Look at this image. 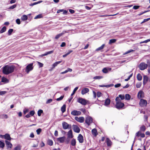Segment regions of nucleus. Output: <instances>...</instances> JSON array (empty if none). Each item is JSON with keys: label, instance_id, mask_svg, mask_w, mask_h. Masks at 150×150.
Returning a JSON list of instances; mask_svg holds the SVG:
<instances>
[{"label": "nucleus", "instance_id": "obj_39", "mask_svg": "<svg viewBox=\"0 0 150 150\" xmlns=\"http://www.w3.org/2000/svg\"><path fill=\"white\" fill-rule=\"evenodd\" d=\"M41 131H42V129L40 128H39V129H37L36 131L38 135L39 134H40V133H41Z\"/></svg>", "mask_w": 150, "mask_h": 150}, {"label": "nucleus", "instance_id": "obj_37", "mask_svg": "<svg viewBox=\"0 0 150 150\" xmlns=\"http://www.w3.org/2000/svg\"><path fill=\"white\" fill-rule=\"evenodd\" d=\"M134 51V50H129L128 51H127V52H125L124 54H123V55H125V54H128L129 53H130L132 52H133Z\"/></svg>", "mask_w": 150, "mask_h": 150}, {"label": "nucleus", "instance_id": "obj_56", "mask_svg": "<svg viewBox=\"0 0 150 150\" xmlns=\"http://www.w3.org/2000/svg\"><path fill=\"white\" fill-rule=\"evenodd\" d=\"M6 93V91H0V95H4Z\"/></svg>", "mask_w": 150, "mask_h": 150}, {"label": "nucleus", "instance_id": "obj_14", "mask_svg": "<svg viewBox=\"0 0 150 150\" xmlns=\"http://www.w3.org/2000/svg\"><path fill=\"white\" fill-rule=\"evenodd\" d=\"M67 135V138H72L73 137L72 132L71 129L68 132Z\"/></svg>", "mask_w": 150, "mask_h": 150}, {"label": "nucleus", "instance_id": "obj_38", "mask_svg": "<svg viewBox=\"0 0 150 150\" xmlns=\"http://www.w3.org/2000/svg\"><path fill=\"white\" fill-rule=\"evenodd\" d=\"M48 144V145L51 146L53 144V142L52 140H49L47 142Z\"/></svg>", "mask_w": 150, "mask_h": 150}, {"label": "nucleus", "instance_id": "obj_8", "mask_svg": "<svg viewBox=\"0 0 150 150\" xmlns=\"http://www.w3.org/2000/svg\"><path fill=\"white\" fill-rule=\"evenodd\" d=\"M92 122L93 119L91 117L88 116L86 117L85 122L88 125H89Z\"/></svg>", "mask_w": 150, "mask_h": 150}, {"label": "nucleus", "instance_id": "obj_49", "mask_svg": "<svg viewBox=\"0 0 150 150\" xmlns=\"http://www.w3.org/2000/svg\"><path fill=\"white\" fill-rule=\"evenodd\" d=\"M13 31V30L12 29H10L8 31V35H11Z\"/></svg>", "mask_w": 150, "mask_h": 150}, {"label": "nucleus", "instance_id": "obj_5", "mask_svg": "<svg viewBox=\"0 0 150 150\" xmlns=\"http://www.w3.org/2000/svg\"><path fill=\"white\" fill-rule=\"evenodd\" d=\"M62 125L63 128L64 129H71V125L68 124L67 122H63Z\"/></svg>", "mask_w": 150, "mask_h": 150}, {"label": "nucleus", "instance_id": "obj_36", "mask_svg": "<svg viewBox=\"0 0 150 150\" xmlns=\"http://www.w3.org/2000/svg\"><path fill=\"white\" fill-rule=\"evenodd\" d=\"M140 129L141 131L144 132L146 129L144 125H142L140 127Z\"/></svg>", "mask_w": 150, "mask_h": 150}, {"label": "nucleus", "instance_id": "obj_25", "mask_svg": "<svg viewBox=\"0 0 150 150\" xmlns=\"http://www.w3.org/2000/svg\"><path fill=\"white\" fill-rule=\"evenodd\" d=\"M66 105L64 104L61 108V110L62 113L64 112L66 110Z\"/></svg>", "mask_w": 150, "mask_h": 150}, {"label": "nucleus", "instance_id": "obj_10", "mask_svg": "<svg viewBox=\"0 0 150 150\" xmlns=\"http://www.w3.org/2000/svg\"><path fill=\"white\" fill-rule=\"evenodd\" d=\"M81 112L79 111H78L76 110H74L71 111V115H79L81 114Z\"/></svg>", "mask_w": 150, "mask_h": 150}, {"label": "nucleus", "instance_id": "obj_35", "mask_svg": "<svg viewBox=\"0 0 150 150\" xmlns=\"http://www.w3.org/2000/svg\"><path fill=\"white\" fill-rule=\"evenodd\" d=\"M116 41V39H111L109 40V44H111L112 43H115Z\"/></svg>", "mask_w": 150, "mask_h": 150}, {"label": "nucleus", "instance_id": "obj_24", "mask_svg": "<svg viewBox=\"0 0 150 150\" xmlns=\"http://www.w3.org/2000/svg\"><path fill=\"white\" fill-rule=\"evenodd\" d=\"M148 80V78L146 76H144L143 77V83L145 84L146 83Z\"/></svg>", "mask_w": 150, "mask_h": 150}, {"label": "nucleus", "instance_id": "obj_48", "mask_svg": "<svg viewBox=\"0 0 150 150\" xmlns=\"http://www.w3.org/2000/svg\"><path fill=\"white\" fill-rule=\"evenodd\" d=\"M35 112L34 110L31 111L29 113V114L31 116H33L35 114Z\"/></svg>", "mask_w": 150, "mask_h": 150}, {"label": "nucleus", "instance_id": "obj_29", "mask_svg": "<svg viewBox=\"0 0 150 150\" xmlns=\"http://www.w3.org/2000/svg\"><path fill=\"white\" fill-rule=\"evenodd\" d=\"M131 96L129 94H126L125 95V99L127 100H129L131 98Z\"/></svg>", "mask_w": 150, "mask_h": 150}, {"label": "nucleus", "instance_id": "obj_23", "mask_svg": "<svg viewBox=\"0 0 150 150\" xmlns=\"http://www.w3.org/2000/svg\"><path fill=\"white\" fill-rule=\"evenodd\" d=\"M4 138L8 140H10L11 139V138L9 134H6L4 135Z\"/></svg>", "mask_w": 150, "mask_h": 150}, {"label": "nucleus", "instance_id": "obj_19", "mask_svg": "<svg viewBox=\"0 0 150 150\" xmlns=\"http://www.w3.org/2000/svg\"><path fill=\"white\" fill-rule=\"evenodd\" d=\"M65 139V137H63L57 138V140L61 143L63 142Z\"/></svg>", "mask_w": 150, "mask_h": 150}, {"label": "nucleus", "instance_id": "obj_60", "mask_svg": "<svg viewBox=\"0 0 150 150\" xmlns=\"http://www.w3.org/2000/svg\"><path fill=\"white\" fill-rule=\"evenodd\" d=\"M52 101V99H49L46 102V103H47V104L49 103H50Z\"/></svg>", "mask_w": 150, "mask_h": 150}, {"label": "nucleus", "instance_id": "obj_12", "mask_svg": "<svg viewBox=\"0 0 150 150\" xmlns=\"http://www.w3.org/2000/svg\"><path fill=\"white\" fill-rule=\"evenodd\" d=\"M78 140L80 143H82L83 142V137L82 135L81 134H79L78 137Z\"/></svg>", "mask_w": 150, "mask_h": 150}, {"label": "nucleus", "instance_id": "obj_27", "mask_svg": "<svg viewBox=\"0 0 150 150\" xmlns=\"http://www.w3.org/2000/svg\"><path fill=\"white\" fill-rule=\"evenodd\" d=\"M71 144L72 146H75L76 144V141L75 139H73L71 141Z\"/></svg>", "mask_w": 150, "mask_h": 150}, {"label": "nucleus", "instance_id": "obj_57", "mask_svg": "<svg viewBox=\"0 0 150 150\" xmlns=\"http://www.w3.org/2000/svg\"><path fill=\"white\" fill-rule=\"evenodd\" d=\"M16 22L18 24H20L21 23L20 20L19 19H17L16 20Z\"/></svg>", "mask_w": 150, "mask_h": 150}, {"label": "nucleus", "instance_id": "obj_7", "mask_svg": "<svg viewBox=\"0 0 150 150\" xmlns=\"http://www.w3.org/2000/svg\"><path fill=\"white\" fill-rule=\"evenodd\" d=\"M147 104V101L143 99H141L139 103V104L142 107H144Z\"/></svg>", "mask_w": 150, "mask_h": 150}, {"label": "nucleus", "instance_id": "obj_43", "mask_svg": "<svg viewBox=\"0 0 150 150\" xmlns=\"http://www.w3.org/2000/svg\"><path fill=\"white\" fill-rule=\"evenodd\" d=\"M118 97H119V98H120L122 100H124L125 99V96L124 95H119Z\"/></svg>", "mask_w": 150, "mask_h": 150}, {"label": "nucleus", "instance_id": "obj_22", "mask_svg": "<svg viewBox=\"0 0 150 150\" xmlns=\"http://www.w3.org/2000/svg\"><path fill=\"white\" fill-rule=\"evenodd\" d=\"M110 102V100L109 98L107 99L105 102V105L107 106L109 105Z\"/></svg>", "mask_w": 150, "mask_h": 150}, {"label": "nucleus", "instance_id": "obj_44", "mask_svg": "<svg viewBox=\"0 0 150 150\" xmlns=\"http://www.w3.org/2000/svg\"><path fill=\"white\" fill-rule=\"evenodd\" d=\"M42 17V15L41 14H39L36 16L35 18L34 19H36L37 18H40Z\"/></svg>", "mask_w": 150, "mask_h": 150}, {"label": "nucleus", "instance_id": "obj_61", "mask_svg": "<svg viewBox=\"0 0 150 150\" xmlns=\"http://www.w3.org/2000/svg\"><path fill=\"white\" fill-rule=\"evenodd\" d=\"M16 5L15 4L13 5L12 6L10 7V8L11 9H13L16 7Z\"/></svg>", "mask_w": 150, "mask_h": 150}, {"label": "nucleus", "instance_id": "obj_33", "mask_svg": "<svg viewBox=\"0 0 150 150\" xmlns=\"http://www.w3.org/2000/svg\"><path fill=\"white\" fill-rule=\"evenodd\" d=\"M105 46V44H103L102 45H101V46H100V47L97 48L96 49V51H99V50H101L103 49L104 48Z\"/></svg>", "mask_w": 150, "mask_h": 150}, {"label": "nucleus", "instance_id": "obj_21", "mask_svg": "<svg viewBox=\"0 0 150 150\" xmlns=\"http://www.w3.org/2000/svg\"><path fill=\"white\" fill-rule=\"evenodd\" d=\"M92 134L95 136H96L98 134L97 130L96 129H94L92 130Z\"/></svg>", "mask_w": 150, "mask_h": 150}, {"label": "nucleus", "instance_id": "obj_4", "mask_svg": "<svg viewBox=\"0 0 150 150\" xmlns=\"http://www.w3.org/2000/svg\"><path fill=\"white\" fill-rule=\"evenodd\" d=\"M148 67V65L144 62L141 63L139 66V69L141 70H143L146 69Z\"/></svg>", "mask_w": 150, "mask_h": 150}, {"label": "nucleus", "instance_id": "obj_3", "mask_svg": "<svg viewBox=\"0 0 150 150\" xmlns=\"http://www.w3.org/2000/svg\"><path fill=\"white\" fill-rule=\"evenodd\" d=\"M77 102L82 105H86L88 101L81 98H79L78 99Z\"/></svg>", "mask_w": 150, "mask_h": 150}, {"label": "nucleus", "instance_id": "obj_47", "mask_svg": "<svg viewBox=\"0 0 150 150\" xmlns=\"http://www.w3.org/2000/svg\"><path fill=\"white\" fill-rule=\"evenodd\" d=\"M102 71L104 73H107L108 71V69L105 68L103 69Z\"/></svg>", "mask_w": 150, "mask_h": 150}, {"label": "nucleus", "instance_id": "obj_63", "mask_svg": "<svg viewBox=\"0 0 150 150\" xmlns=\"http://www.w3.org/2000/svg\"><path fill=\"white\" fill-rule=\"evenodd\" d=\"M54 135L56 137H57L58 136V132L57 131H55L54 132Z\"/></svg>", "mask_w": 150, "mask_h": 150}, {"label": "nucleus", "instance_id": "obj_2", "mask_svg": "<svg viewBox=\"0 0 150 150\" xmlns=\"http://www.w3.org/2000/svg\"><path fill=\"white\" fill-rule=\"evenodd\" d=\"M115 100L116 102L115 106L117 108H121L124 106V103L121 102L119 97H117L116 98Z\"/></svg>", "mask_w": 150, "mask_h": 150}, {"label": "nucleus", "instance_id": "obj_1", "mask_svg": "<svg viewBox=\"0 0 150 150\" xmlns=\"http://www.w3.org/2000/svg\"><path fill=\"white\" fill-rule=\"evenodd\" d=\"M14 68L13 66L6 65L4 67L3 72L4 74L7 75L13 72Z\"/></svg>", "mask_w": 150, "mask_h": 150}, {"label": "nucleus", "instance_id": "obj_13", "mask_svg": "<svg viewBox=\"0 0 150 150\" xmlns=\"http://www.w3.org/2000/svg\"><path fill=\"white\" fill-rule=\"evenodd\" d=\"M89 91V89L87 88H84L81 91V93L82 95H84L88 93Z\"/></svg>", "mask_w": 150, "mask_h": 150}, {"label": "nucleus", "instance_id": "obj_55", "mask_svg": "<svg viewBox=\"0 0 150 150\" xmlns=\"http://www.w3.org/2000/svg\"><path fill=\"white\" fill-rule=\"evenodd\" d=\"M140 7L139 6H134L133 7V9L136 10L138 9Z\"/></svg>", "mask_w": 150, "mask_h": 150}, {"label": "nucleus", "instance_id": "obj_18", "mask_svg": "<svg viewBox=\"0 0 150 150\" xmlns=\"http://www.w3.org/2000/svg\"><path fill=\"white\" fill-rule=\"evenodd\" d=\"M5 142L7 145V148H11L12 146V145L10 142L7 141H6Z\"/></svg>", "mask_w": 150, "mask_h": 150}, {"label": "nucleus", "instance_id": "obj_52", "mask_svg": "<svg viewBox=\"0 0 150 150\" xmlns=\"http://www.w3.org/2000/svg\"><path fill=\"white\" fill-rule=\"evenodd\" d=\"M1 117L2 118L7 119L8 118V116L6 115H1Z\"/></svg>", "mask_w": 150, "mask_h": 150}, {"label": "nucleus", "instance_id": "obj_45", "mask_svg": "<svg viewBox=\"0 0 150 150\" xmlns=\"http://www.w3.org/2000/svg\"><path fill=\"white\" fill-rule=\"evenodd\" d=\"M103 78V77L100 76H97L94 77L93 79H100Z\"/></svg>", "mask_w": 150, "mask_h": 150}, {"label": "nucleus", "instance_id": "obj_28", "mask_svg": "<svg viewBox=\"0 0 150 150\" xmlns=\"http://www.w3.org/2000/svg\"><path fill=\"white\" fill-rule=\"evenodd\" d=\"M137 79L138 81H140L142 80V77L141 75L139 74H138L137 75Z\"/></svg>", "mask_w": 150, "mask_h": 150}, {"label": "nucleus", "instance_id": "obj_11", "mask_svg": "<svg viewBox=\"0 0 150 150\" xmlns=\"http://www.w3.org/2000/svg\"><path fill=\"white\" fill-rule=\"evenodd\" d=\"M74 131V132L77 133H79L80 131V129L79 127L76 125H74L73 126Z\"/></svg>", "mask_w": 150, "mask_h": 150}, {"label": "nucleus", "instance_id": "obj_58", "mask_svg": "<svg viewBox=\"0 0 150 150\" xmlns=\"http://www.w3.org/2000/svg\"><path fill=\"white\" fill-rule=\"evenodd\" d=\"M93 97L94 98H95L96 97V93L94 91H93Z\"/></svg>", "mask_w": 150, "mask_h": 150}, {"label": "nucleus", "instance_id": "obj_53", "mask_svg": "<svg viewBox=\"0 0 150 150\" xmlns=\"http://www.w3.org/2000/svg\"><path fill=\"white\" fill-rule=\"evenodd\" d=\"M97 97L99 98L102 95V93L100 92H98L97 93Z\"/></svg>", "mask_w": 150, "mask_h": 150}, {"label": "nucleus", "instance_id": "obj_64", "mask_svg": "<svg viewBox=\"0 0 150 150\" xmlns=\"http://www.w3.org/2000/svg\"><path fill=\"white\" fill-rule=\"evenodd\" d=\"M121 86V84L120 83H118L115 85V88H118Z\"/></svg>", "mask_w": 150, "mask_h": 150}, {"label": "nucleus", "instance_id": "obj_40", "mask_svg": "<svg viewBox=\"0 0 150 150\" xmlns=\"http://www.w3.org/2000/svg\"><path fill=\"white\" fill-rule=\"evenodd\" d=\"M142 85V83L141 82H139L136 84V86L137 88H140Z\"/></svg>", "mask_w": 150, "mask_h": 150}, {"label": "nucleus", "instance_id": "obj_41", "mask_svg": "<svg viewBox=\"0 0 150 150\" xmlns=\"http://www.w3.org/2000/svg\"><path fill=\"white\" fill-rule=\"evenodd\" d=\"M38 141H37L36 142L35 144H33V146H32V147H37L38 146Z\"/></svg>", "mask_w": 150, "mask_h": 150}, {"label": "nucleus", "instance_id": "obj_51", "mask_svg": "<svg viewBox=\"0 0 150 150\" xmlns=\"http://www.w3.org/2000/svg\"><path fill=\"white\" fill-rule=\"evenodd\" d=\"M37 62L38 64L39 67H43V64L42 63H41L39 62Z\"/></svg>", "mask_w": 150, "mask_h": 150}, {"label": "nucleus", "instance_id": "obj_34", "mask_svg": "<svg viewBox=\"0 0 150 150\" xmlns=\"http://www.w3.org/2000/svg\"><path fill=\"white\" fill-rule=\"evenodd\" d=\"M6 30V28L5 26H4L1 29L0 33H3L5 32Z\"/></svg>", "mask_w": 150, "mask_h": 150}, {"label": "nucleus", "instance_id": "obj_6", "mask_svg": "<svg viewBox=\"0 0 150 150\" xmlns=\"http://www.w3.org/2000/svg\"><path fill=\"white\" fill-rule=\"evenodd\" d=\"M33 63L29 64L26 67L25 71L27 73H28L29 71L32 70L33 68Z\"/></svg>", "mask_w": 150, "mask_h": 150}, {"label": "nucleus", "instance_id": "obj_20", "mask_svg": "<svg viewBox=\"0 0 150 150\" xmlns=\"http://www.w3.org/2000/svg\"><path fill=\"white\" fill-rule=\"evenodd\" d=\"M106 142L107 143L108 146H110L112 144V142L108 138H107L106 139Z\"/></svg>", "mask_w": 150, "mask_h": 150}, {"label": "nucleus", "instance_id": "obj_15", "mask_svg": "<svg viewBox=\"0 0 150 150\" xmlns=\"http://www.w3.org/2000/svg\"><path fill=\"white\" fill-rule=\"evenodd\" d=\"M137 95L139 98H143L144 97V93L143 91H140L138 92Z\"/></svg>", "mask_w": 150, "mask_h": 150}, {"label": "nucleus", "instance_id": "obj_16", "mask_svg": "<svg viewBox=\"0 0 150 150\" xmlns=\"http://www.w3.org/2000/svg\"><path fill=\"white\" fill-rule=\"evenodd\" d=\"M136 135L137 137H139L140 136L142 138H144L145 137L144 134L141 133L139 131L136 133Z\"/></svg>", "mask_w": 150, "mask_h": 150}, {"label": "nucleus", "instance_id": "obj_17", "mask_svg": "<svg viewBox=\"0 0 150 150\" xmlns=\"http://www.w3.org/2000/svg\"><path fill=\"white\" fill-rule=\"evenodd\" d=\"M67 33V31H63L62 33L57 35L55 37L56 39H57L59 38L60 36L64 35V33Z\"/></svg>", "mask_w": 150, "mask_h": 150}, {"label": "nucleus", "instance_id": "obj_46", "mask_svg": "<svg viewBox=\"0 0 150 150\" xmlns=\"http://www.w3.org/2000/svg\"><path fill=\"white\" fill-rule=\"evenodd\" d=\"M150 41V39H147L146 40H145L144 41H142V42H140V44H142V43H146L147 42H149Z\"/></svg>", "mask_w": 150, "mask_h": 150}, {"label": "nucleus", "instance_id": "obj_50", "mask_svg": "<svg viewBox=\"0 0 150 150\" xmlns=\"http://www.w3.org/2000/svg\"><path fill=\"white\" fill-rule=\"evenodd\" d=\"M21 149V146L18 145L14 148V150H20Z\"/></svg>", "mask_w": 150, "mask_h": 150}, {"label": "nucleus", "instance_id": "obj_9", "mask_svg": "<svg viewBox=\"0 0 150 150\" xmlns=\"http://www.w3.org/2000/svg\"><path fill=\"white\" fill-rule=\"evenodd\" d=\"M75 119L77 122L80 123H83L84 121V118L83 117H75Z\"/></svg>", "mask_w": 150, "mask_h": 150}, {"label": "nucleus", "instance_id": "obj_54", "mask_svg": "<svg viewBox=\"0 0 150 150\" xmlns=\"http://www.w3.org/2000/svg\"><path fill=\"white\" fill-rule=\"evenodd\" d=\"M64 96H61L59 98H57L56 99L57 101H60L62 100Z\"/></svg>", "mask_w": 150, "mask_h": 150}, {"label": "nucleus", "instance_id": "obj_31", "mask_svg": "<svg viewBox=\"0 0 150 150\" xmlns=\"http://www.w3.org/2000/svg\"><path fill=\"white\" fill-rule=\"evenodd\" d=\"M28 18V16L26 15H24L21 17V19L23 21H25L27 20Z\"/></svg>", "mask_w": 150, "mask_h": 150}, {"label": "nucleus", "instance_id": "obj_62", "mask_svg": "<svg viewBox=\"0 0 150 150\" xmlns=\"http://www.w3.org/2000/svg\"><path fill=\"white\" fill-rule=\"evenodd\" d=\"M30 137L31 138H33L34 137V135L33 134V132H31L30 135Z\"/></svg>", "mask_w": 150, "mask_h": 150}, {"label": "nucleus", "instance_id": "obj_32", "mask_svg": "<svg viewBox=\"0 0 150 150\" xmlns=\"http://www.w3.org/2000/svg\"><path fill=\"white\" fill-rule=\"evenodd\" d=\"M5 146L4 143L1 141H0V147L3 149Z\"/></svg>", "mask_w": 150, "mask_h": 150}, {"label": "nucleus", "instance_id": "obj_30", "mask_svg": "<svg viewBox=\"0 0 150 150\" xmlns=\"http://www.w3.org/2000/svg\"><path fill=\"white\" fill-rule=\"evenodd\" d=\"M8 80L4 77H3L1 79V82H2L8 83Z\"/></svg>", "mask_w": 150, "mask_h": 150}, {"label": "nucleus", "instance_id": "obj_59", "mask_svg": "<svg viewBox=\"0 0 150 150\" xmlns=\"http://www.w3.org/2000/svg\"><path fill=\"white\" fill-rule=\"evenodd\" d=\"M150 19V18L144 19V20L143 21V22L142 23H144L146 22V21H148Z\"/></svg>", "mask_w": 150, "mask_h": 150}, {"label": "nucleus", "instance_id": "obj_42", "mask_svg": "<svg viewBox=\"0 0 150 150\" xmlns=\"http://www.w3.org/2000/svg\"><path fill=\"white\" fill-rule=\"evenodd\" d=\"M43 112L42 110H39L38 112V116H40L41 115V113Z\"/></svg>", "mask_w": 150, "mask_h": 150}, {"label": "nucleus", "instance_id": "obj_26", "mask_svg": "<svg viewBox=\"0 0 150 150\" xmlns=\"http://www.w3.org/2000/svg\"><path fill=\"white\" fill-rule=\"evenodd\" d=\"M62 61L56 62L54 63L52 65V68H54L55 67L57 66V65L62 62Z\"/></svg>", "mask_w": 150, "mask_h": 150}]
</instances>
